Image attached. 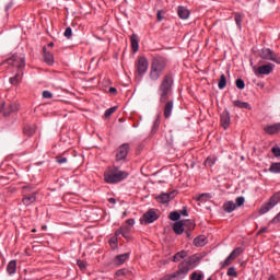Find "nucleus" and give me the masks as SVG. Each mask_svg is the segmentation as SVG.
Returning a JSON list of instances; mask_svg holds the SVG:
<instances>
[{
	"mask_svg": "<svg viewBox=\"0 0 280 280\" xmlns=\"http://www.w3.org/2000/svg\"><path fill=\"white\" fill-rule=\"evenodd\" d=\"M172 86H174V73L168 71L164 74L159 85L160 104H165L170 100Z\"/></svg>",
	"mask_w": 280,
	"mask_h": 280,
	"instance_id": "7ed1b4c3",
	"label": "nucleus"
},
{
	"mask_svg": "<svg viewBox=\"0 0 280 280\" xmlns=\"http://www.w3.org/2000/svg\"><path fill=\"white\" fill-rule=\"evenodd\" d=\"M115 235L116 237H118V235H122L125 240H130V226L122 225L119 230L115 232Z\"/></svg>",
	"mask_w": 280,
	"mask_h": 280,
	"instance_id": "f3484780",
	"label": "nucleus"
},
{
	"mask_svg": "<svg viewBox=\"0 0 280 280\" xmlns=\"http://www.w3.org/2000/svg\"><path fill=\"white\" fill-rule=\"evenodd\" d=\"M128 226H135V219H128L127 221Z\"/></svg>",
	"mask_w": 280,
	"mask_h": 280,
	"instance_id": "6e6d98bb",
	"label": "nucleus"
},
{
	"mask_svg": "<svg viewBox=\"0 0 280 280\" xmlns=\"http://www.w3.org/2000/svg\"><path fill=\"white\" fill-rule=\"evenodd\" d=\"M130 40H131V49L133 54H137V51H139V37L137 36V34H132L130 36Z\"/></svg>",
	"mask_w": 280,
	"mask_h": 280,
	"instance_id": "5701e85b",
	"label": "nucleus"
},
{
	"mask_svg": "<svg viewBox=\"0 0 280 280\" xmlns=\"http://www.w3.org/2000/svg\"><path fill=\"white\" fill-rule=\"evenodd\" d=\"M261 233H268V229L267 228H262L258 231V235H261Z\"/></svg>",
	"mask_w": 280,
	"mask_h": 280,
	"instance_id": "4d7b16f0",
	"label": "nucleus"
},
{
	"mask_svg": "<svg viewBox=\"0 0 280 280\" xmlns=\"http://www.w3.org/2000/svg\"><path fill=\"white\" fill-rule=\"evenodd\" d=\"M235 86L236 89H240V91H244V89H246V83H244L242 79H237L235 81Z\"/></svg>",
	"mask_w": 280,
	"mask_h": 280,
	"instance_id": "e433bc0d",
	"label": "nucleus"
},
{
	"mask_svg": "<svg viewBox=\"0 0 280 280\" xmlns=\"http://www.w3.org/2000/svg\"><path fill=\"white\" fill-rule=\"evenodd\" d=\"M19 110V105L16 103H10L5 106V103H2L0 113H3L4 117L10 116L11 113H16Z\"/></svg>",
	"mask_w": 280,
	"mask_h": 280,
	"instance_id": "f8f14e48",
	"label": "nucleus"
},
{
	"mask_svg": "<svg viewBox=\"0 0 280 280\" xmlns=\"http://www.w3.org/2000/svg\"><path fill=\"white\" fill-rule=\"evenodd\" d=\"M172 110H174V101H167L164 105L165 119H170V117H172Z\"/></svg>",
	"mask_w": 280,
	"mask_h": 280,
	"instance_id": "a211bd4d",
	"label": "nucleus"
},
{
	"mask_svg": "<svg viewBox=\"0 0 280 280\" xmlns=\"http://www.w3.org/2000/svg\"><path fill=\"white\" fill-rule=\"evenodd\" d=\"M264 130L265 132H267V135H277L278 132H280V122L269 125L265 127Z\"/></svg>",
	"mask_w": 280,
	"mask_h": 280,
	"instance_id": "6ab92c4d",
	"label": "nucleus"
},
{
	"mask_svg": "<svg viewBox=\"0 0 280 280\" xmlns=\"http://www.w3.org/2000/svg\"><path fill=\"white\" fill-rule=\"evenodd\" d=\"M7 62L16 69V73L9 79V83L12 84V86H19V84L23 82V71H25V56L14 55L9 58Z\"/></svg>",
	"mask_w": 280,
	"mask_h": 280,
	"instance_id": "f03ea898",
	"label": "nucleus"
},
{
	"mask_svg": "<svg viewBox=\"0 0 280 280\" xmlns=\"http://www.w3.org/2000/svg\"><path fill=\"white\" fill-rule=\"evenodd\" d=\"M228 277H237V271L235 270V267H230L228 269Z\"/></svg>",
	"mask_w": 280,
	"mask_h": 280,
	"instance_id": "a19ab883",
	"label": "nucleus"
},
{
	"mask_svg": "<svg viewBox=\"0 0 280 280\" xmlns=\"http://www.w3.org/2000/svg\"><path fill=\"white\" fill-rule=\"evenodd\" d=\"M77 266H79V268L84 269L86 268V262H84L83 260H77Z\"/></svg>",
	"mask_w": 280,
	"mask_h": 280,
	"instance_id": "3c124183",
	"label": "nucleus"
},
{
	"mask_svg": "<svg viewBox=\"0 0 280 280\" xmlns=\"http://www.w3.org/2000/svg\"><path fill=\"white\" fill-rule=\"evenodd\" d=\"M191 279L192 280H202V275L195 271L191 273Z\"/></svg>",
	"mask_w": 280,
	"mask_h": 280,
	"instance_id": "09e8293b",
	"label": "nucleus"
},
{
	"mask_svg": "<svg viewBox=\"0 0 280 280\" xmlns=\"http://www.w3.org/2000/svg\"><path fill=\"white\" fill-rule=\"evenodd\" d=\"M219 89L222 91L223 89H226V75L221 74L219 83H218Z\"/></svg>",
	"mask_w": 280,
	"mask_h": 280,
	"instance_id": "f704fd0d",
	"label": "nucleus"
},
{
	"mask_svg": "<svg viewBox=\"0 0 280 280\" xmlns=\"http://www.w3.org/2000/svg\"><path fill=\"white\" fill-rule=\"evenodd\" d=\"M43 97H44V100H51V97H54V94H51V92H49V91H44Z\"/></svg>",
	"mask_w": 280,
	"mask_h": 280,
	"instance_id": "a18cd8bd",
	"label": "nucleus"
},
{
	"mask_svg": "<svg viewBox=\"0 0 280 280\" xmlns=\"http://www.w3.org/2000/svg\"><path fill=\"white\" fill-rule=\"evenodd\" d=\"M188 272L189 268L187 267V262H180L177 271L168 276V280H182L184 277H187Z\"/></svg>",
	"mask_w": 280,
	"mask_h": 280,
	"instance_id": "423d86ee",
	"label": "nucleus"
},
{
	"mask_svg": "<svg viewBox=\"0 0 280 280\" xmlns=\"http://www.w3.org/2000/svg\"><path fill=\"white\" fill-rule=\"evenodd\" d=\"M148 67H150L148 58L139 57L136 63L137 73L140 75H145V73H148Z\"/></svg>",
	"mask_w": 280,
	"mask_h": 280,
	"instance_id": "6e6552de",
	"label": "nucleus"
},
{
	"mask_svg": "<svg viewBox=\"0 0 280 280\" xmlns=\"http://www.w3.org/2000/svg\"><path fill=\"white\" fill-rule=\"evenodd\" d=\"M161 126V118L158 117L154 121H153V127H152V133L154 135V132H156V130H159V127Z\"/></svg>",
	"mask_w": 280,
	"mask_h": 280,
	"instance_id": "4c0bfd02",
	"label": "nucleus"
},
{
	"mask_svg": "<svg viewBox=\"0 0 280 280\" xmlns=\"http://www.w3.org/2000/svg\"><path fill=\"white\" fill-rule=\"evenodd\" d=\"M188 224L190 225V229H194V222H191V220H186L185 222L183 221H177L173 224V231L176 235H183V233L185 232V225Z\"/></svg>",
	"mask_w": 280,
	"mask_h": 280,
	"instance_id": "1a4fd4ad",
	"label": "nucleus"
},
{
	"mask_svg": "<svg viewBox=\"0 0 280 280\" xmlns=\"http://www.w3.org/2000/svg\"><path fill=\"white\" fill-rule=\"evenodd\" d=\"M232 262H233V260L231 259L230 256H228L225 258V260L223 262H221V268H226V266H231Z\"/></svg>",
	"mask_w": 280,
	"mask_h": 280,
	"instance_id": "ea45409f",
	"label": "nucleus"
},
{
	"mask_svg": "<svg viewBox=\"0 0 280 280\" xmlns=\"http://www.w3.org/2000/svg\"><path fill=\"white\" fill-rule=\"evenodd\" d=\"M234 21L240 31H242V22L244 21V14L236 12L234 13Z\"/></svg>",
	"mask_w": 280,
	"mask_h": 280,
	"instance_id": "bb28decb",
	"label": "nucleus"
},
{
	"mask_svg": "<svg viewBox=\"0 0 280 280\" xmlns=\"http://www.w3.org/2000/svg\"><path fill=\"white\" fill-rule=\"evenodd\" d=\"M272 222L275 224H279V222H280V212L273 218Z\"/></svg>",
	"mask_w": 280,
	"mask_h": 280,
	"instance_id": "5fc2aeb1",
	"label": "nucleus"
},
{
	"mask_svg": "<svg viewBox=\"0 0 280 280\" xmlns=\"http://www.w3.org/2000/svg\"><path fill=\"white\" fill-rule=\"evenodd\" d=\"M46 229H47V225L42 226V231H46Z\"/></svg>",
	"mask_w": 280,
	"mask_h": 280,
	"instance_id": "e2e57ef3",
	"label": "nucleus"
},
{
	"mask_svg": "<svg viewBox=\"0 0 280 280\" xmlns=\"http://www.w3.org/2000/svg\"><path fill=\"white\" fill-rule=\"evenodd\" d=\"M56 161L59 163V165H63V163H67V158L59 155L56 158Z\"/></svg>",
	"mask_w": 280,
	"mask_h": 280,
	"instance_id": "49530a36",
	"label": "nucleus"
},
{
	"mask_svg": "<svg viewBox=\"0 0 280 280\" xmlns=\"http://www.w3.org/2000/svg\"><path fill=\"white\" fill-rule=\"evenodd\" d=\"M187 250H180L176 253L173 257V261H180V259H185L187 257Z\"/></svg>",
	"mask_w": 280,
	"mask_h": 280,
	"instance_id": "72a5a7b5",
	"label": "nucleus"
},
{
	"mask_svg": "<svg viewBox=\"0 0 280 280\" xmlns=\"http://www.w3.org/2000/svg\"><path fill=\"white\" fill-rule=\"evenodd\" d=\"M63 36L66 38H71V36H73V31L71 30V27H67L65 33H63Z\"/></svg>",
	"mask_w": 280,
	"mask_h": 280,
	"instance_id": "79ce46f5",
	"label": "nucleus"
},
{
	"mask_svg": "<svg viewBox=\"0 0 280 280\" xmlns=\"http://www.w3.org/2000/svg\"><path fill=\"white\" fill-rule=\"evenodd\" d=\"M235 209H237V205L233 201H228L223 203V211H225V213H233Z\"/></svg>",
	"mask_w": 280,
	"mask_h": 280,
	"instance_id": "4be33fe9",
	"label": "nucleus"
},
{
	"mask_svg": "<svg viewBox=\"0 0 280 280\" xmlns=\"http://www.w3.org/2000/svg\"><path fill=\"white\" fill-rule=\"evenodd\" d=\"M217 161H218V158L215 155H210L206 159V161L203 162V165L206 167H213Z\"/></svg>",
	"mask_w": 280,
	"mask_h": 280,
	"instance_id": "cd10ccee",
	"label": "nucleus"
},
{
	"mask_svg": "<svg viewBox=\"0 0 280 280\" xmlns=\"http://www.w3.org/2000/svg\"><path fill=\"white\" fill-rule=\"evenodd\" d=\"M128 152H130V144L122 143L116 151V161L126 160V156H128Z\"/></svg>",
	"mask_w": 280,
	"mask_h": 280,
	"instance_id": "9d476101",
	"label": "nucleus"
},
{
	"mask_svg": "<svg viewBox=\"0 0 280 280\" xmlns=\"http://www.w3.org/2000/svg\"><path fill=\"white\" fill-rule=\"evenodd\" d=\"M268 280H277L275 276H270Z\"/></svg>",
	"mask_w": 280,
	"mask_h": 280,
	"instance_id": "052dcab7",
	"label": "nucleus"
},
{
	"mask_svg": "<svg viewBox=\"0 0 280 280\" xmlns=\"http://www.w3.org/2000/svg\"><path fill=\"white\" fill-rule=\"evenodd\" d=\"M117 110V107H110L105 112V117H110V115H113V113H115Z\"/></svg>",
	"mask_w": 280,
	"mask_h": 280,
	"instance_id": "37998d69",
	"label": "nucleus"
},
{
	"mask_svg": "<svg viewBox=\"0 0 280 280\" xmlns=\"http://www.w3.org/2000/svg\"><path fill=\"white\" fill-rule=\"evenodd\" d=\"M260 58L262 60H270L271 62H276V65H280L279 55L275 54L270 48H262L259 52Z\"/></svg>",
	"mask_w": 280,
	"mask_h": 280,
	"instance_id": "0eeeda50",
	"label": "nucleus"
},
{
	"mask_svg": "<svg viewBox=\"0 0 280 280\" xmlns=\"http://www.w3.org/2000/svg\"><path fill=\"white\" fill-rule=\"evenodd\" d=\"M129 258H130V253L117 255V256L115 257V262H116L118 266H121V265L126 264V261H128Z\"/></svg>",
	"mask_w": 280,
	"mask_h": 280,
	"instance_id": "412c9836",
	"label": "nucleus"
},
{
	"mask_svg": "<svg viewBox=\"0 0 280 280\" xmlns=\"http://www.w3.org/2000/svg\"><path fill=\"white\" fill-rule=\"evenodd\" d=\"M162 14H163V11H158L156 18H158L159 22L163 21V15Z\"/></svg>",
	"mask_w": 280,
	"mask_h": 280,
	"instance_id": "864d4df0",
	"label": "nucleus"
},
{
	"mask_svg": "<svg viewBox=\"0 0 280 280\" xmlns=\"http://www.w3.org/2000/svg\"><path fill=\"white\" fill-rule=\"evenodd\" d=\"M48 47H54V42H50V43L48 44Z\"/></svg>",
	"mask_w": 280,
	"mask_h": 280,
	"instance_id": "680f3d73",
	"label": "nucleus"
},
{
	"mask_svg": "<svg viewBox=\"0 0 280 280\" xmlns=\"http://www.w3.org/2000/svg\"><path fill=\"white\" fill-rule=\"evenodd\" d=\"M23 132L26 137H33L36 133V125H26Z\"/></svg>",
	"mask_w": 280,
	"mask_h": 280,
	"instance_id": "b1692460",
	"label": "nucleus"
},
{
	"mask_svg": "<svg viewBox=\"0 0 280 280\" xmlns=\"http://www.w3.org/2000/svg\"><path fill=\"white\" fill-rule=\"evenodd\" d=\"M244 202H246V199L243 196L236 198V207H242Z\"/></svg>",
	"mask_w": 280,
	"mask_h": 280,
	"instance_id": "c03bdc74",
	"label": "nucleus"
},
{
	"mask_svg": "<svg viewBox=\"0 0 280 280\" xmlns=\"http://www.w3.org/2000/svg\"><path fill=\"white\" fill-rule=\"evenodd\" d=\"M109 93H117V89L116 88H109Z\"/></svg>",
	"mask_w": 280,
	"mask_h": 280,
	"instance_id": "bf43d9fd",
	"label": "nucleus"
},
{
	"mask_svg": "<svg viewBox=\"0 0 280 280\" xmlns=\"http://www.w3.org/2000/svg\"><path fill=\"white\" fill-rule=\"evenodd\" d=\"M200 261V255L195 254L190 256L187 260L182 261V264H187V268H194Z\"/></svg>",
	"mask_w": 280,
	"mask_h": 280,
	"instance_id": "dca6fc26",
	"label": "nucleus"
},
{
	"mask_svg": "<svg viewBox=\"0 0 280 280\" xmlns=\"http://www.w3.org/2000/svg\"><path fill=\"white\" fill-rule=\"evenodd\" d=\"M168 65L170 61L164 56H153L151 59V66L149 70V80H151V82H159V80L163 78L165 71H167Z\"/></svg>",
	"mask_w": 280,
	"mask_h": 280,
	"instance_id": "f257e3e1",
	"label": "nucleus"
},
{
	"mask_svg": "<svg viewBox=\"0 0 280 280\" xmlns=\"http://www.w3.org/2000/svg\"><path fill=\"white\" fill-rule=\"evenodd\" d=\"M176 198V191L171 192H163L160 196L156 197L158 202H161V205H167L170 200H174Z\"/></svg>",
	"mask_w": 280,
	"mask_h": 280,
	"instance_id": "ddd939ff",
	"label": "nucleus"
},
{
	"mask_svg": "<svg viewBox=\"0 0 280 280\" xmlns=\"http://www.w3.org/2000/svg\"><path fill=\"white\" fill-rule=\"evenodd\" d=\"M22 202L23 205H25V207H30V205L36 202V196H26L22 199Z\"/></svg>",
	"mask_w": 280,
	"mask_h": 280,
	"instance_id": "2f4dec72",
	"label": "nucleus"
},
{
	"mask_svg": "<svg viewBox=\"0 0 280 280\" xmlns=\"http://www.w3.org/2000/svg\"><path fill=\"white\" fill-rule=\"evenodd\" d=\"M109 245L112 246V248H117V237H112L109 240Z\"/></svg>",
	"mask_w": 280,
	"mask_h": 280,
	"instance_id": "8fccbe9b",
	"label": "nucleus"
},
{
	"mask_svg": "<svg viewBox=\"0 0 280 280\" xmlns=\"http://www.w3.org/2000/svg\"><path fill=\"white\" fill-rule=\"evenodd\" d=\"M32 233H36V229H33V230H32Z\"/></svg>",
	"mask_w": 280,
	"mask_h": 280,
	"instance_id": "0e129e2a",
	"label": "nucleus"
},
{
	"mask_svg": "<svg viewBox=\"0 0 280 280\" xmlns=\"http://www.w3.org/2000/svg\"><path fill=\"white\" fill-rule=\"evenodd\" d=\"M108 202H110V205H115L117 202V200H115V198H109Z\"/></svg>",
	"mask_w": 280,
	"mask_h": 280,
	"instance_id": "13d9d810",
	"label": "nucleus"
},
{
	"mask_svg": "<svg viewBox=\"0 0 280 280\" xmlns=\"http://www.w3.org/2000/svg\"><path fill=\"white\" fill-rule=\"evenodd\" d=\"M207 280H213V279H211V278H208Z\"/></svg>",
	"mask_w": 280,
	"mask_h": 280,
	"instance_id": "338daca9",
	"label": "nucleus"
},
{
	"mask_svg": "<svg viewBox=\"0 0 280 280\" xmlns=\"http://www.w3.org/2000/svg\"><path fill=\"white\" fill-rule=\"evenodd\" d=\"M275 71V66L272 63H267L264 66H259L255 71L256 75H270Z\"/></svg>",
	"mask_w": 280,
	"mask_h": 280,
	"instance_id": "9b49d317",
	"label": "nucleus"
},
{
	"mask_svg": "<svg viewBox=\"0 0 280 280\" xmlns=\"http://www.w3.org/2000/svg\"><path fill=\"white\" fill-rule=\"evenodd\" d=\"M221 126L226 130L231 126V113L224 109L221 114Z\"/></svg>",
	"mask_w": 280,
	"mask_h": 280,
	"instance_id": "2eb2a0df",
	"label": "nucleus"
},
{
	"mask_svg": "<svg viewBox=\"0 0 280 280\" xmlns=\"http://www.w3.org/2000/svg\"><path fill=\"white\" fill-rule=\"evenodd\" d=\"M8 275H14L16 272V260H11L7 266Z\"/></svg>",
	"mask_w": 280,
	"mask_h": 280,
	"instance_id": "7c9ffc66",
	"label": "nucleus"
},
{
	"mask_svg": "<svg viewBox=\"0 0 280 280\" xmlns=\"http://www.w3.org/2000/svg\"><path fill=\"white\" fill-rule=\"evenodd\" d=\"M279 200H280V192H276L273 196L270 197L268 202L261 206V208L259 209L260 215H264V213H268L270 209L276 207V205H279Z\"/></svg>",
	"mask_w": 280,
	"mask_h": 280,
	"instance_id": "39448f33",
	"label": "nucleus"
},
{
	"mask_svg": "<svg viewBox=\"0 0 280 280\" xmlns=\"http://www.w3.org/2000/svg\"><path fill=\"white\" fill-rule=\"evenodd\" d=\"M168 218L173 222H177V220H180V213L178 211H173L170 213Z\"/></svg>",
	"mask_w": 280,
	"mask_h": 280,
	"instance_id": "c9c22d12",
	"label": "nucleus"
},
{
	"mask_svg": "<svg viewBox=\"0 0 280 280\" xmlns=\"http://www.w3.org/2000/svg\"><path fill=\"white\" fill-rule=\"evenodd\" d=\"M233 106H235L236 108H246L247 110H250V104L246 103V102H242L240 100L234 101L233 102Z\"/></svg>",
	"mask_w": 280,
	"mask_h": 280,
	"instance_id": "c85d7f7f",
	"label": "nucleus"
},
{
	"mask_svg": "<svg viewBox=\"0 0 280 280\" xmlns=\"http://www.w3.org/2000/svg\"><path fill=\"white\" fill-rule=\"evenodd\" d=\"M244 253V249L242 247H236L232 253L229 255L230 259L233 261L237 259L238 255H242Z\"/></svg>",
	"mask_w": 280,
	"mask_h": 280,
	"instance_id": "c756f323",
	"label": "nucleus"
},
{
	"mask_svg": "<svg viewBox=\"0 0 280 280\" xmlns=\"http://www.w3.org/2000/svg\"><path fill=\"white\" fill-rule=\"evenodd\" d=\"M28 188H30V187H27V186H24V187H23V189H28Z\"/></svg>",
	"mask_w": 280,
	"mask_h": 280,
	"instance_id": "69168bd1",
	"label": "nucleus"
},
{
	"mask_svg": "<svg viewBox=\"0 0 280 280\" xmlns=\"http://www.w3.org/2000/svg\"><path fill=\"white\" fill-rule=\"evenodd\" d=\"M207 198H211V195L210 194H201L198 198H197V201H200V202H205L207 200Z\"/></svg>",
	"mask_w": 280,
	"mask_h": 280,
	"instance_id": "58836bf2",
	"label": "nucleus"
},
{
	"mask_svg": "<svg viewBox=\"0 0 280 280\" xmlns=\"http://www.w3.org/2000/svg\"><path fill=\"white\" fill-rule=\"evenodd\" d=\"M179 215H184L185 218H187V215H189V213L187 212V207H184V208L179 211Z\"/></svg>",
	"mask_w": 280,
	"mask_h": 280,
	"instance_id": "603ef678",
	"label": "nucleus"
},
{
	"mask_svg": "<svg viewBox=\"0 0 280 280\" xmlns=\"http://www.w3.org/2000/svg\"><path fill=\"white\" fill-rule=\"evenodd\" d=\"M126 178H128V172L119 171L117 167L110 168L104 173V180L109 185L121 183V180H126Z\"/></svg>",
	"mask_w": 280,
	"mask_h": 280,
	"instance_id": "20e7f679",
	"label": "nucleus"
},
{
	"mask_svg": "<svg viewBox=\"0 0 280 280\" xmlns=\"http://www.w3.org/2000/svg\"><path fill=\"white\" fill-rule=\"evenodd\" d=\"M159 220V214L154 210H148L143 214V222L144 224H152V222H156Z\"/></svg>",
	"mask_w": 280,
	"mask_h": 280,
	"instance_id": "4468645a",
	"label": "nucleus"
},
{
	"mask_svg": "<svg viewBox=\"0 0 280 280\" xmlns=\"http://www.w3.org/2000/svg\"><path fill=\"white\" fill-rule=\"evenodd\" d=\"M271 152L272 154L276 156V158H279L280 156V148L279 147H273L271 149Z\"/></svg>",
	"mask_w": 280,
	"mask_h": 280,
	"instance_id": "de8ad7c7",
	"label": "nucleus"
},
{
	"mask_svg": "<svg viewBox=\"0 0 280 280\" xmlns=\"http://www.w3.org/2000/svg\"><path fill=\"white\" fill-rule=\"evenodd\" d=\"M194 244L197 247H202V246H207V237H205L203 235L197 236L194 240Z\"/></svg>",
	"mask_w": 280,
	"mask_h": 280,
	"instance_id": "393cba45",
	"label": "nucleus"
},
{
	"mask_svg": "<svg viewBox=\"0 0 280 280\" xmlns=\"http://www.w3.org/2000/svg\"><path fill=\"white\" fill-rule=\"evenodd\" d=\"M43 51H44V62H46V65H54V55L49 51H47V47H43Z\"/></svg>",
	"mask_w": 280,
	"mask_h": 280,
	"instance_id": "aec40b11",
	"label": "nucleus"
},
{
	"mask_svg": "<svg viewBox=\"0 0 280 280\" xmlns=\"http://www.w3.org/2000/svg\"><path fill=\"white\" fill-rule=\"evenodd\" d=\"M177 13L179 19H189V10H187L185 7H178Z\"/></svg>",
	"mask_w": 280,
	"mask_h": 280,
	"instance_id": "a878e982",
	"label": "nucleus"
},
{
	"mask_svg": "<svg viewBox=\"0 0 280 280\" xmlns=\"http://www.w3.org/2000/svg\"><path fill=\"white\" fill-rule=\"evenodd\" d=\"M269 172L271 174H280V162L271 163L269 167Z\"/></svg>",
	"mask_w": 280,
	"mask_h": 280,
	"instance_id": "473e14b6",
	"label": "nucleus"
}]
</instances>
